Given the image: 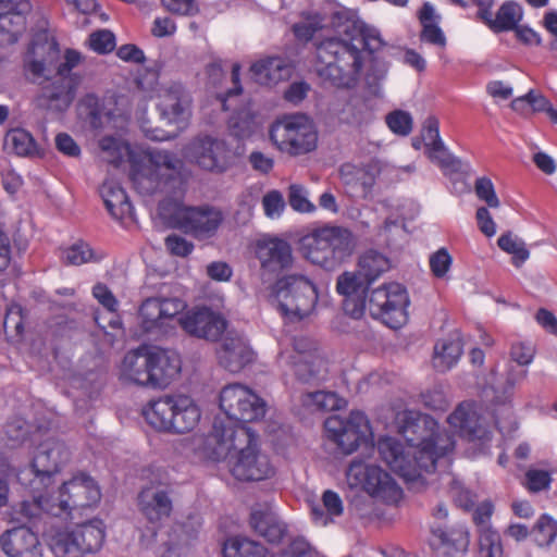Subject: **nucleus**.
Instances as JSON below:
<instances>
[{
	"label": "nucleus",
	"instance_id": "obj_1",
	"mask_svg": "<svg viewBox=\"0 0 557 557\" xmlns=\"http://www.w3.org/2000/svg\"><path fill=\"white\" fill-rule=\"evenodd\" d=\"M395 423L400 438L383 436L377 442L382 460L406 482L428 484L426 475L450 465L454 438L440 430L432 417L414 410L399 411Z\"/></svg>",
	"mask_w": 557,
	"mask_h": 557
},
{
	"label": "nucleus",
	"instance_id": "obj_2",
	"mask_svg": "<svg viewBox=\"0 0 557 557\" xmlns=\"http://www.w3.org/2000/svg\"><path fill=\"white\" fill-rule=\"evenodd\" d=\"M384 41L377 28L360 20L345 25L339 38H330L317 47L315 71L323 83L336 88H352L364 70L366 79H383L388 64L379 54Z\"/></svg>",
	"mask_w": 557,
	"mask_h": 557
},
{
	"label": "nucleus",
	"instance_id": "obj_3",
	"mask_svg": "<svg viewBox=\"0 0 557 557\" xmlns=\"http://www.w3.org/2000/svg\"><path fill=\"white\" fill-rule=\"evenodd\" d=\"M102 161L114 166L125 159L131 163V178L138 193L183 194L189 177L182 159L174 152L157 148L132 149L121 135H106L98 141Z\"/></svg>",
	"mask_w": 557,
	"mask_h": 557
},
{
	"label": "nucleus",
	"instance_id": "obj_4",
	"mask_svg": "<svg viewBox=\"0 0 557 557\" xmlns=\"http://www.w3.org/2000/svg\"><path fill=\"white\" fill-rule=\"evenodd\" d=\"M200 455L213 462H224L231 475L242 482L272 479L276 467L260 445L259 435L247 425L225 428L220 423L203 438Z\"/></svg>",
	"mask_w": 557,
	"mask_h": 557
},
{
	"label": "nucleus",
	"instance_id": "obj_5",
	"mask_svg": "<svg viewBox=\"0 0 557 557\" xmlns=\"http://www.w3.org/2000/svg\"><path fill=\"white\" fill-rule=\"evenodd\" d=\"M82 61V54L72 49L64 52L63 61L58 65L57 72L51 76L50 66L41 60H30L25 70L34 83L41 86L40 101L53 111L66 110L74 100L77 78L72 70Z\"/></svg>",
	"mask_w": 557,
	"mask_h": 557
},
{
	"label": "nucleus",
	"instance_id": "obj_6",
	"mask_svg": "<svg viewBox=\"0 0 557 557\" xmlns=\"http://www.w3.org/2000/svg\"><path fill=\"white\" fill-rule=\"evenodd\" d=\"M46 522L42 536L55 557H81L98 550L104 540V525L100 519L79 522L64 520Z\"/></svg>",
	"mask_w": 557,
	"mask_h": 557
},
{
	"label": "nucleus",
	"instance_id": "obj_7",
	"mask_svg": "<svg viewBox=\"0 0 557 557\" xmlns=\"http://www.w3.org/2000/svg\"><path fill=\"white\" fill-rule=\"evenodd\" d=\"M145 421L156 431L183 434L199 423L201 411L187 395H165L148 401L141 410Z\"/></svg>",
	"mask_w": 557,
	"mask_h": 557
},
{
	"label": "nucleus",
	"instance_id": "obj_8",
	"mask_svg": "<svg viewBox=\"0 0 557 557\" xmlns=\"http://www.w3.org/2000/svg\"><path fill=\"white\" fill-rule=\"evenodd\" d=\"M301 246L306 259L311 263L334 270L352 253L356 238L345 226L324 224L307 234Z\"/></svg>",
	"mask_w": 557,
	"mask_h": 557
},
{
	"label": "nucleus",
	"instance_id": "obj_9",
	"mask_svg": "<svg viewBox=\"0 0 557 557\" xmlns=\"http://www.w3.org/2000/svg\"><path fill=\"white\" fill-rule=\"evenodd\" d=\"M32 442H39L29 467L16 473L22 485H29L34 491L48 487L52 478L67 462L70 451L66 445L57 437L44 438L41 426L32 433Z\"/></svg>",
	"mask_w": 557,
	"mask_h": 557
},
{
	"label": "nucleus",
	"instance_id": "obj_10",
	"mask_svg": "<svg viewBox=\"0 0 557 557\" xmlns=\"http://www.w3.org/2000/svg\"><path fill=\"white\" fill-rule=\"evenodd\" d=\"M158 213L170 227L178 228L197 239L214 236L223 221L222 212L214 207L185 206L172 199L162 200Z\"/></svg>",
	"mask_w": 557,
	"mask_h": 557
},
{
	"label": "nucleus",
	"instance_id": "obj_11",
	"mask_svg": "<svg viewBox=\"0 0 557 557\" xmlns=\"http://www.w3.org/2000/svg\"><path fill=\"white\" fill-rule=\"evenodd\" d=\"M51 495L54 497V503L48 504L51 517L71 521L78 520L101 499L98 483L85 472L74 474Z\"/></svg>",
	"mask_w": 557,
	"mask_h": 557
},
{
	"label": "nucleus",
	"instance_id": "obj_12",
	"mask_svg": "<svg viewBox=\"0 0 557 557\" xmlns=\"http://www.w3.org/2000/svg\"><path fill=\"white\" fill-rule=\"evenodd\" d=\"M141 89L149 90L158 99L160 117L178 131L185 129L193 116V98L186 87L176 81L158 83L154 73H147L139 81Z\"/></svg>",
	"mask_w": 557,
	"mask_h": 557
},
{
	"label": "nucleus",
	"instance_id": "obj_13",
	"mask_svg": "<svg viewBox=\"0 0 557 557\" xmlns=\"http://www.w3.org/2000/svg\"><path fill=\"white\" fill-rule=\"evenodd\" d=\"M346 482L350 488L364 492L377 503L396 506L403 498V490L394 476L377 465L354 459L346 470Z\"/></svg>",
	"mask_w": 557,
	"mask_h": 557
},
{
	"label": "nucleus",
	"instance_id": "obj_14",
	"mask_svg": "<svg viewBox=\"0 0 557 557\" xmlns=\"http://www.w3.org/2000/svg\"><path fill=\"white\" fill-rule=\"evenodd\" d=\"M318 299L315 284L304 275H287L277 280L271 294V302L289 320L309 317Z\"/></svg>",
	"mask_w": 557,
	"mask_h": 557
},
{
	"label": "nucleus",
	"instance_id": "obj_15",
	"mask_svg": "<svg viewBox=\"0 0 557 557\" xmlns=\"http://www.w3.org/2000/svg\"><path fill=\"white\" fill-rule=\"evenodd\" d=\"M219 408L233 423L225 424L215 419L213 425L220 423L225 428H235L262 420L268 406L265 400L249 386L231 383L222 387L219 393Z\"/></svg>",
	"mask_w": 557,
	"mask_h": 557
},
{
	"label": "nucleus",
	"instance_id": "obj_16",
	"mask_svg": "<svg viewBox=\"0 0 557 557\" xmlns=\"http://www.w3.org/2000/svg\"><path fill=\"white\" fill-rule=\"evenodd\" d=\"M278 363L299 381L311 382L325 377L326 361L315 352L312 339L301 336L280 341Z\"/></svg>",
	"mask_w": 557,
	"mask_h": 557
},
{
	"label": "nucleus",
	"instance_id": "obj_17",
	"mask_svg": "<svg viewBox=\"0 0 557 557\" xmlns=\"http://www.w3.org/2000/svg\"><path fill=\"white\" fill-rule=\"evenodd\" d=\"M273 145L289 156H300L315 149L318 132L306 114H289L275 121L270 128Z\"/></svg>",
	"mask_w": 557,
	"mask_h": 557
},
{
	"label": "nucleus",
	"instance_id": "obj_18",
	"mask_svg": "<svg viewBox=\"0 0 557 557\" xmlns=\"http://www.w3.org/2000/svg\"><path fill=\"white\" fill-rule=\"evenodd\" d=\"M409 305L407 289L396 282L383 284L368 293L367 308L371 317L394 330L408 322Z\"/></svg>",
	"mask_w": 557,
	"mask_h": 557
},
{
	"label": "nucleus",
	"instance_id": "obj_19",
	"mask_svg": "<svg viewBox=\"0 0 557 557\" xmlns=\"http://www.w3.org/2000/svg\"><path fill=\"white\" fill-rule=\"evenodd\" d=\"M324 430L327 438L346 455L352 454L372 437L369 420L361 411H351L347 418L333 414L325 420Z\"/></svg>",
	"mask_w": 557,
	"mask_h": 557
},
{
	"label": "nucleus",
	"instance_id": "obj_20",
	"mask_svg": "<svg viewBox=\"0 0 557 557\" xmlns=\"http://www.w3.org/2000/svg\"><path fill=\"white\" fill-rule=\"evenodd\" d=\"M182 152L186 160L210 172H225L234 161V156L224 140L207 135L194 138Z\"/></svg>",
	"mask_w": 557,
	"mask_h": 557
},
{
	"label": "nucleus",
	"instance_id": "obj_21",
	"mask_svg": "<svg viewBox=\"0 0 557 557\" xmlns=\"http://www.w3.org/2000/svg\"><path fill=\"white\" fill-rule=\"evenodd\" d=\"M186 309L180 298L151 297L143 301L138 311L140 335H163L175 317Z\"/></svg>",
	"mask_w": 557,
	"mask_h": 557
},
{
	"label": "nucleus",
	"instance_id": "obj_22",
	"mask_svg": "<svg viewBox=\"0 0 557 557\" xmlns=\"http://www.w3.org/2000/svg\"><path fill=\"white\" fill-rule=\"evenodd\" d=\"M451 430L460 437L484 449L491 441V431L482 407L473 401L461 403L447 418Z\"/></svg>",
	"mask_w": 557,
	"mask_h": 557
},
{
	"label": "nucleus",
	"instance_id": "obj_23",
	"mask_svg": "<svg viewBox=\"0 0 557 557\" xmlns=\"http://www.w3.org/2000/svg\"><path fill=\"white\" fill-rule=\"evenodd\" d=\"M255 252L263 276L278 275L288 270L294 261L289 243L275 236L259 238L255 245Z\"/></svg>",
	"mask_w": 557,
	"mask_h": 557
},
{
	"label": "nucleus",
	"instance_id": "obj_24",
	"mask_svg": "<svg viewBox=\"0 0 557 557\" xmlns=\"http://www.w3.org/2000/svg\"><path fill=\"white\" fill-rule=\"evenodd\" d=\"M180 324L186 333L208 341L219 339L226 330L225 319L206 307L186 312Z\"/></svg>",
	"mask_w": 557,
	"mask_h": 557
},
{
	"label": "nucleus",
	"instance_id": "obj_25",
	"mask_svg": "<svg viewBox=\"0 0 557 557\" xmlns=\"http://www.w3.org/2000/svg\"><path fill=\"white\" fill-rule=\"evenodd\" d=\"M369 284L358 271L344 272L336 282V290L344 297L343 310L352 319H360L367 309Z\"/></svg>",
	"mask_w": 557,
	"mask_h": 557
},
{
	"label": "nucleus",
	"instance_id": "obj_26",
	"mask_svg": "<svg viewBox=\"0 0 557 557\" xmlns=\"http://www.w3.org/2000/svg\"><path fill=\"white\" fill-rule=\"evenodd\" d=\"M149 359L148 388L164 389L181 373V358L173 351L150 348Z\"/></svg>",
	"mask_w": 557,
	"mask_h": 557
},
{
	"label": "nucleus",
	"instance_id": "obj_27",
	"mask_svg": "<svg viewBox=\"0 0 557 557\" xmlns=\"http://www.w3.org/2000/svg\"><path fill=\"white\" fill-rule=\"evenodd\" d=\"M219 364L231 373H239L256 359L248 339L243 335H227L216 351Z\"/></svg>",
	"mask_w": 557,
	"mask_h": 557
},
{
	"label": "nucleus",
	"instance_id": "obj_28",
	"mask_svg": "<svg viewBox=\"0 0 557 557\" xmlns=\"http://www.w3.org/2000/svg\"><path fill=\"white\" fill-rule=\"evenodd\" d=\"M0 7L5 10L0 13V45H12L25 29L32 4L28 0H0Z\"/></svg>",
	"mask_w": 557,
	"mask_h": 557
},
{
	"label": "nucleus",
	"instance_id": "obj_29",
	"mask_svg": "<svg viewBox=\"0 0 557 557\" xmlns=\"http://www.w3.org/2000/svg\"><path fill=\"white\" fill-rule=\"evenodd\" d=\"M0 545L8 557H42L41 542L34 531L16 527L0 536Z\"/></svg>",
	"mask_w": 557,
	"mask_h": 557
},
{
	"label": "nucleus",
	"instance_id": "obj_30",
	"mask_svg": "<svg viewBox=\"0 0 557 557\" xmlns=\"http://www.w3.org/2000/svg\"><path fill=\"white\" fill-rule=\"evenodd\" d=\"M294 71L292 62L281 55H267L251 63L250 78L262 86H275L290 78Z\"/></svg>",
	"mask_w": 557,
	"mask_h": 557
},
{
	"label": "nucleus",
	"instance_id": "obj_31",
	"mask_svg": "<svg viewBox=\"0 0 557 557\" xmlns=\"http://www.w3.org/2000/svg\"><path fill=\"white\" fill-rule=\"evenodd\" d=\"M250 525L270 543L281 542L287 534V527L271 503L258 504L251 509Z\"/></svg>",
	"mask_w": 557,
	"mask_h": 557
},
{
	"label": "nucleus",
	"instance_id": "obj_32",
	"mask_svg": "<svg viewBox=\"0 0 557 557\" xmlns=\"http://www.w3.org/2000/svg\"><path fill=\"white\" fill-rule=\"evenodd\" d=\"M469 532L462 524L443 528L431 527L430 544L434 549L448 557H461L469 547Z\"/></svg>",
	"mask_w": 557,
	"mask_h": 557
},
{
	"label": "nucleus",
	"instance_id": "obj_33",
	"mask_svg": "<svg viewBox=\"0 0 557 557\" xmlns=\"http://www.w3.org/2000/svg\"><path fill=\"white\" fill-rule=\"evenodd\" d=\"M149 354L147 346L128 351L119 366V379L127 384L148 387Z\"/></svg>",
	"mask_w": 557,
	"mask_h": 557
},
{
	"label": "nucleus",
	"instance_id": "obj_34",
	"mask_svg": "<svg viewBox=\"0 0 557 557\" xmlns=\"http://www.w3.org/2000/svg\"><path fill=\"white\" fill-rule=\"evenodd\" d=\"M138 506L147 520L157 524L168 518L172 511V500L160 485H149L138 495Z\"/></svg>",
	"mask_w": 557,
	"mask_h": 557
},
{
	"label": "nucleus",
	"instance_id": "obj_35",
	"mask_svg": "<svg viewBox=\"0 0 557 557\" xmlns=\"http://www.w3.org/2000/svg\"><path fill=\"white\" fill-rule=\"evenodd\" d=\"M339 175L350 196L366 199L371 195L375 184V174L370 166L345 163L341 166Z\"/></svg>",
	"mask_w": 557,
	"mask_h": 557
},
{
	"label": "nucleus",
	"instance_id": "obj_36",
	"mask_svg": "<svg viewBox=\"0 0 557 557\" xmlns=\"http://www.w3.org/2000/svg\"><path fill=\"white\" fill-rule=\"evenodd\" d=\"M100 195L112 218L120 221L133 219V207L123 187L114 180H106Z\"/></svg>",
	"mask_w": 557,
	"mask_h": 557
},
{
	"label": "nucleus",
	"instance_id": "obj_37",
	"mask_svg": "<svg viewBox=\"0 0 557 557\" xmlns=\"http://www.w3.org/2000/svg\"><path fill=\"white\" fill-rule=\"evenodd\" d=\"M309 506L311 520L318 527H326L333 523L344 511L341 496L332 490H326L322 494V505L312 502Z\"/></svg>",
	"mask_w": 557,
	"mask_h": 557
},
{
	"label": "nucleus",
	"instance_id": "obj_38",
	"mask_svg": "<svg viewBox=\"0 0 557 557\" xmlns=\"http://www.w3.org/2000/svg\"><path fill=\"white\" fill-rule=\"evenodd\" d=\"M462 341L459 334H450L440 339L434 347L433 366L437 371L445 372L457 364L462 354Z\"/></svg>",
	"mask_w": 557,
	"mask_h": 557
},
{
	"label": "nucleus",
	"instance_id": "obj_39",
	"mask_svg": "<svg viewBox=\"0 0 557 557\" xmlns=\"http://www.w3.org/2000/svg\"><path fill=\"white\" fill-rule=\"evenodd\" d=\"M419 20L422 26L421 41L444 49L447 45V39L440 27L441 15L436 12L434 5L425 2L419 11Z\"/></svg>",
	"mask_w": 557,
	"mask_h": 557
},
{
	"label": "nucleus",
	"instance_id": "obj_40",
	"mask_svg": "<svg viewBox=\"0 0 557 557\" xmlns=\"http://www.w3.org/2000/svg\"><path fill=\"white\" fill-rule=\"evenodd\" d=\"M523 17L522 7L512 0L505 1L496 12L495 17L486 26L494 33L513 30L519 26Z\"/></svg>",
	"mask_w": 557,
	"mask_h": 557
},
{
	"label": "nucleus",
	"instance_id": "obj_41",
	"mask_svg": "<svg viewBox=\"0 0 557 557\" xmlns=\"http://www.w3.org/2000/svg\"><path fill=\"white\" fill-rule=\"evenodd\" d=\"M389 269L388 259L382 253L370 250L364 252L358 262V272L371 285Z\"/></svg>",
	"mask_w": 557,
	"mask_h": 557
},
{
	"label": "nucleus",
	"instance_id": "obj_42",
	"mask_svg": "<svg viewBox=\"0 0 557 557\" xmlns=\"http://www.w3.org/2000/svg\"><path fill=\"white\" fill-rule=\"evenodd\" d=\"M104 256L102 250L92 248L84 240H77L62 250V259L65 263L72 265L99 262Z\"/></svg>",
	"mask_w": 557,
	"mask_h": 557
},
{
	"label": "nucleus",
	"instance_id": "obj_43",
	"mask_svg": "<svg viewBox=\"0 0 557 557\" xmlns=\"http://www.w3.org/2000/svg\"><path fill=\"white\" fill-rule=\"evenodd\" d=\"M224 557H265L267 549L260 543L245 536H232L223 546Z\"/></svg>",
	"mask_w": 557,
	"mask_h": 557
},
{
	"label": "nucleus",
	"instance_id": "obj_44",
	"mask_svg": "<svg viewBox=\"0 0 557 557\" xmlns=\"http://www.w3.org/2000/svg\"><path fill=\"white\" fill-rule=\"evenodd\" d=\"M302 404L310 410H339L346 406V400L334 392H309L304 394Z\"/></svg>",
	"mask_w": 557,
	"mask_h": 557
},
{
	"label": "nucleus",
	"instance_id": "obj_45",
	"mask_svg": "<svg viewBox=\"0 0 557 557\" xmlns=\"http://www.w3.org/2000/svg\"><path fill=\"white\" fill-rule=\"evenodd\" d=\"M258 125L259 123L251 110L250 103L233 113L228 120L231 134L240 139L249 137L257 129Z\"/></svg>",
	"mask_w": 557,
	"mask_h": 557
},
{
	"label": "nucleus",
	"instance_id": "obj_46",
	"mask_svg": "<svg viewBox=\"0 0 557 557\" xmlns=\"http://www.w3.org/2000/svg\"><path fill=\"white\" fill-rule=\"evenodd\" d=\"M498 247L512 257V264L520 268L529 258L530 251L524 240L511 232L502 234L497 239Z\"/></svg>",
	"mask_w": 557,
	"mask_h": 557
},
{
	"label": "nucleus",
	"instance_id": "obj_47",
	"mask_svg": "<svg viewBox=\"0 0 557 557\" xmlns=\"http://www.w3.org/2000/svg\"><path fill=\"white\" fill-rule=\"evenodd\" d=\"M5 145L18 156L27 157L37 153V145L30 133L23 128H14L8 132Z\"/></svg>",
	"mask_w": 557,
	"mask_h": 557
},
{
	"label": "nucleus",
	"instance_id": "obj_48",
	"mask_svg": "<svg viewBox=\"0 0 557 557\" xmlns=\"http://www.w3.org/2000/svg\"><path fill=\"white\" fill-rule=\"evenodd\" d=\"M25 486L33 493V500H23L18 506L20 513L28 520L38 517L40 511H45L51 516L48 504L54 503V497L52 495L44 496L41 493L48 487H41L39 491H34L29 485Z\"/></svg>",
	"mask_w": 557,
	"mask_h": 557
},
{
	"label": "nucleus",
	"instance_id": "obj_49",
	"mask_svg": "<svg viewBox=\"0 0 557 557\" xmlns=\"http://www.w3.org/2000/svg\"><path fill=\"white\" fill-rule=\"evenodd\" d=\"M528 376L527 369H518L513 366H510L507 370L506 381L504 384H498L497 373L492 370L486 380V386H488L495 394L507 395L512 392L515 386Z\"/></svg>",
	"mask_w": 557,
	"mask_h": 557
},
{
	"label": "nucleus",
	"instance_id": "obj_50",
	"mask_svg": "<svg viewBox=\"0 0 557 557\" xmlns=\"http://www.w3.org/2000/svg\"><path fill=\"white\" fill-rule=\"evenodd\" d=\"M425 152L430 160L442 169L444 174L460 170V161L448 150L444 141L426 148Z\"/></svg>",
	"mask_w": 557,
	"mask_h": 557
},
{
	"label": "nucleus",
	"instance_id": "obj_51",
	"mask_svg": "<svg viewBox=\"0 0 557 557\" xmlns=\"http://www.w3.org/2000/svg\"><path fill=\"white\" fill-rule=\"evenodd\" d=\"M480 557H503L500 535L492 528L482 529L479 534Z\"/></svg>",
	"mask_w": 557,
	"mask_h": 557
},
{
	"label": "nucleus",
	"instance_id": "obj_52",
	"mask_svg": "<svg viewBox=\"0 0 557 557\" xmlns=\"http://www.w3.org/2000/svg\"><path fill=\"white\" fill-rule=\"evenodd\" d=\"M442 480L449 485V494L457 506L466 510L473 508L476 495L465 488L461 482L450 473L442 474Z\"/></svg>",
	"mask_w": 557,
	"mask_h": 557
},
{
	"label": "nucleus",
	"instance_id": "obj_53",
	"mask_svg": "<svg viewBox=\"0 0 557 557\" xmlns=\"http://www.w3.org/2000/svg\"><path fill=\"white\" fill-rule=\"evenodd\" d=\"M534 539L540 546H549L557 539V521L543 513L533 528Z\"/></svg>",
	"mask_w": 557,
	"mask_h": 557
},
{
	"label": "nucleus",
	"instance_id": "obj_54",
	"mask_svg": "<svg viewBox=\"0 0 557 557\" xmlns=\"http://www.w3.org/2000/svg\"><path fill=\"white\" fill-rule=\"evenodd\" d=\"M552 481L550 471L531 467L525 471L522 484L529 492L540 493L548 491Z\"/></svg>",
	"mask_w": 557,
	"mask_h": 557
},
{
	"label": "nucleus",
	"instance_id": "obj_55",
	"mask_svg": "<svg viewBox=\"0 0 557 557\" xmlns=\"http://www.w3.org/2000/svg\"><path fill=\"white\" fill-rule=\"evenodd\" d=\"M552 103L542 94L531 89L525 95L515 98L511 101L512 110L523 113L529 106L534 112H545Z\"/></svg>",
	"mask_w": 557,
	"mask_h": 557
},
{
	"label": "nucleus",
	"instance_id": "obj_56",
	"mask_svg": "<svg viewBox=\"0 0 557 557\" xmlns=\"http://www.w3.org/2000/svg\"><path fill=\"white\" fill-rule=\"evenodd\" d=\"M148 104L147 102H143L138 110L135 113V119L139 123V126L144 133V135L154 141H164L172 139L176 136V134L171 135L169 132L161 129L159 127H151L149 125V120L147 119Z\"/></svg>",
	"mask_w": 557,
	"mask_h": 557
},
{
	"label": "nucleus",
	"instance_id": "obj_57",
	"mask_svg": "<svg viewBox=\"0 0 557 557\" xmlns=\"http://www.w3.org/2000/svg\"><path fill=\"white\" fill-rule=\"evenodd\" d=\"M389 131L398 136H408L413 127L412 115L404 110H394L385 117Z\"/></svg>",
	"mask_w": 557,
	"mask_h": 557
},
{
	"label": "nucleus",
	"instance_id": "obj_58",
	"mask_svg": "<svg viewBox=\"0 0 557 557\" xmlns=\"http://www.w3.org/2000/svg\"><path fill=\"white\" fill-rule=\"evenodd\" d=\"M81 108L86 111L87 115L92 120V125L98 126V123H102V117H106L108 122L114 119V114L110 111L104 112L103 106L100 99L94 95H86L79 103Z\"/></svg>",
	"mask_w": 557,
	"mask_h": 557
},
{
	"label": "nucleus",
	"instance_id": "obj_59",
	"mask_svg": "<svg viewBox=\"0 0 557 557\" xmlns=\"http://www.w3.org/2000/svg\"><path fill=\"white\" fill-rule=\"evenodd\" d=\"M430 270L436 278H446L453 265V257L446 248H440L430 256Z\"/></svg>",
	"mask_w": 557,
	"mask_h": 557
},
{
	"label": "nucleus",
	"instance_id": "obj_60",
	"mask_svg": "<svg viewBox=\"0 0 557 557\" xmlns=\"http://www.w3.org/2000/svg\"><path fill=\"white\" fill-rule=\"evenodd\" d=\"M322 28V21L318 15L308 16L293 26L295 37L300 41L311 40Z\"/></svg>",
	"mask_w": 557,
	"mask_h": 557
},
{
	"label": "nucleus",
	"instance_id": "obj_61",
	"mask_svg": "<svg viewBox=\"0 0 557 557\" xmlns=\"http://www.w3.org/2000/svg\"><path fill=\"white\" fill-rule=\"evenodd\" d=\"M5 435L11 447H16L27 441L29 425L22 418H16L5 424Z\"/></svg>",
	"mask_w": 557,
	"mask_h": 557
},
{
	"label": "nucleus",
	"instance_id": "obj_62",
	"mask_svg": "<svg viewBox=\"0 0 557 557\" xmlns=\"http://www.w3.org/2000/svg\"><path fill=\"white\" fill-rule=\"evenodd\" d=\"M289 205L300 213H313L317 210V207L308 199L306 189L298 185L290 186Z\"/></svg>",
	"mask_w": 557,
	"mask_h": 557
},
{
	"label": "nucleus",
	"instance_id": "obj_63",
	"mask_svg": "<svg viewBox=\"0 0 557 557\" xmlns=\"http://www.w3.org/2000/svg\"><path fill=\"white\" fill-rule=\"evenodd\" d=\"M88 42L91 50L104 54L114 49L115 37L110 30L103 29L92 33L89 36Z\"/></svg>",
	"mask_w": 557,
	"mask_h": 557
},
{
	"label": "nucleus",
	"instance_id": "obj_64",
	"mask_svg": "<svg viewBox=\"0 0 557 557\" xmlns=\"http://www.w3.org/2000/svg\"><path fill=\"white\" fill-rule=\"evenodd\" d=\"M535 346L530 342H519L511 346V360L521 367L530 366L535 357Z\"/></svg>",
	"mask_w": 557,
	"mask_h": 557
}]
</instances>
